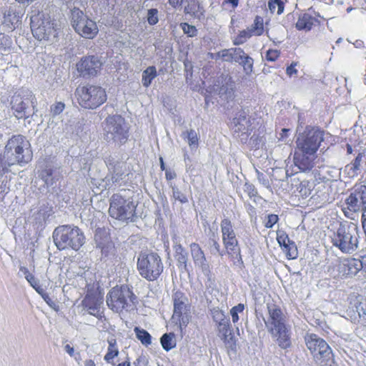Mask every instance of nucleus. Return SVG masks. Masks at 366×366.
I'll list each match as a JSON object with an SVG mask.
<instances>
[{"label": "nucleus", "instance_id": "obj_1", "mask_svg": "<svg viewBox=\"0 0 366 366\" xmlns=\"http://www.w3.org/2000/svg\"><path fill=\"white\" fill-rule=\"evenodd\" d=\"M129 129V124L121 115H109L103 122L104 139L109 144L120 147L127 142Z\"/></svg>", "mask_w": 366, "mask_h": 366}, {"label": "nucleus", "instance_id": "obj_2", "mask_svg": "<svg viewBox=\"0 0 366 366\" xmlns=\"http://www.w3.org/2000/svg\"><path fill=\"white\" fill-rule=\"evenodd\" d=\"M53 239L59 250L78 251L84 244L85 237L81 229L73 225H60L53 232Z\"/></svg>", "mask_w": 366, "mask_h": 366}, {"label": "nucleus", "instance_id": "obj_3", "mask_svg": "<svg viewBox=\"0 0 366 366\" xmlns=\"http://www.w3.org/2000/svg\"><path fill=\"white\" fill-rule=\"evenodd\" d=\"M269 317L264 323L268 331L272 336L277 337L278 345L282 349L291 346L288 330L285 323V319L281 310L275 305H267Z\"/></svg>", "mask_w": 366, "mask_h": 366}, {"label": "nucleus", "instance_id": "obj_4", "mask_svg": "<svg viewBox=\"0 0 366 366\" xmlns=\"http://www.w3.org/2000/svg\"><path fill=\"white\" fill-rule=\"evenodd\" d=\"M4 152L14 165L27 164L32 159L29 142L22 135L13 136L9 139Z\"/></svg>", "mask_w": 366, "mask_h": 366}, {"label": "nucleus", "instance_id": "obj_5", "mask_svg": "<svg viewBox=\"0 0 366 366\" xmlns=\"http://www.w3.org/2000/svg\"><path fill=\"white\" fill-rule=\"evenodd\" d=\"M137 269L143 278L154 281L162 273L164 265L157 252L142 251L137 258Z\"/></svg>", "mask_w": 366, "mask_h": 366}, {"label": "nucleus", "instance_id": "obj_6", "mask_svg": "<svg viewBox=\"0 0 366 366\" xmlns=\"http://www.w3.org/2000/svg\"><path fill=\"white\" fill-rule=\"evenodd\" d=\"M332 244L342 252L352 254L358 247V234L357 225L340 224L332 238Z\"/></svg>", "mask_w": 366, "mask_h": 366}, {"label": "nucleus", "instance_id": "obj_7", "mask_svg": "<svg viewBox=\"0 0 366 366\" xmlns=\"http://www.w3.org/2000/svg\"><path fill=\"white\" fill-rule=\"evenodd\" d=\"M31 29L34 36L39 41H56L58 24L47 14L38 13L31 16Z\"/></svg>", "mask_w": 366, "mask_h": 366}, {"label": "nucleus", "instance_id": "obj_8", "mask_svg": "<svg viewBox=\"0 0 366 366\" xmlns=\"http://www.w3.org/2000/svg\"><path fill=\"white\" fill-rule=\"evenodd\" d=\"M137 297L127 285L116 286L107 295L108 307L115 312L129 310L134 306Z\"/></svg>", "mask_w": 366, "mask_h": 366}, {"label": "nucleus", "instance_id": "obj_9", "mask_svg": "<svg viewBox=\"0 0 366 366\" xmlns=\"http://www.w3.org/2000/svg\"><path fill=\"white\" fill-rule=\"evenodd\" d=\"M75 96L82 107L89 109L99 107L107 100L105 90L101 86L91 84L78 86L75 91Z\"/></svg>", "mask_w": 366, "mask_h": 366}, {"label": "nucleus", "instance_id": "obj_10", "mask_svg": "<svg viewBox=\"0 0 366 366\" xmlns=\"http://www.w3.org/2000/svg\"><path fill=\"white\" fill-rule=\"evenodd\" d=\"M306 345L320 366H332L335 363L333 354L328 344L315 334L305 337Z\"/></svg>", "mask_w": 366, "mask_h": 366}, {"label": "nucleus", "instance_id": "obj_11", "mask_svg": "<svg viewBox=\"0 0 366 366\" xmlns=\"http://www.w3.org/2000/svg\"><path fill=\"white\" fill-rule=\"evenodd\" d=\"M36 99L32 92L22 89L13 96L11 109L17 119H28L35 115Z\"/></svg>", "mask_w": 366, "mask_h": 366}, {"label": "nucleus", "instance_id": "obj_12", "mask_svg": "<svg viewBox=\"0 0 366 366\" xmlns=\"http://www.w3.org/2000/svg\"><path fill=\"white\" fill-rule=\"evenodd\" d=\"M137 204L130 198H125L119 194H114L110 198L109 214L120 221H134Z\"/></svg>", "mask_w": 366, "mask_h": 366}, {"label": "nucleus", "instance_id": "obj_13", "mask_svg": "<svg viewBox=\"0 0 366 366\" xmlns=\"http://www.w3.org/2000/svg\"><path fill=\"white\" fill-rule=\"evenodd\" d=\"M323 136L324 131L308 126L304 132H299L296 140L297 149L306 154H315L324 139Z\"/></svg>", "mask_w": 366, "mask_h": 366}, {"label": "nucleus", "instance_id": "obj_14", "mask_svg": "<svg viewBox=\"0 0 366 366\" xmlns=\"http://www.w3.org/2000/svg\"><path fill=\"white\" fill-rule=\"evenodd\" d=\"M103 63L97 55L84 56L76 64V69L83 77L95 76L101 70Z\"/></svg>", "mask_w": 366, "mask_h": 366}, {"label": "nucleus", "instance_id": "obj_15", "mask_svg": "<svg viewBox=\"0 0 366 366\" xmlns=\"http://www.w3.org/2000/svg\"><path fill=\"white\" fill-rule=\"evenodd\" d=\"M221 228L223 237V242L227 252L236 255L239 260L242 259L240 249L238 247L237 239L232 229L231 222L228 219H224L221 222Z\"/></svg>", "mask_w": 366, "mask_h": 366}, {"label": "nucleus", "instance_id": "obj_16", "mask_svg": "<svg viewBox=\"0 0 366 366\" xmlns=\"http://www.w3.org/2000/svg\"><path fill=\"white\" fill-rule=\"evenodd\" d=\"M109 168V173L103 179L105 184L103 187L107 189H110L115 184L119 183L124 177L125 165L123 162H116L109 159L106 161Z\"/></svg>", "mask_w": 366, "mask_h": 366}, {"label": "nucleus", "instance_id": "obj_17", "mask_svg": "<svg viewBox=\"0 0 366 366\" xmlns=\"http://www.w3.org/2000/svg\"><path fill=\"white\" fill-rule=\"evenodd\" d=\"M174 313L172 319L179 322L180 325H186L189 322L187 312L189 306L187 305V298L184 293L176 292L173 295Z\"/></svg>", "mask_w": 366, "mask_h": 366}, {"label": "nucleus", "instance_id": "obj_18", "mask_svg": "<svg viewBox=\"0 0 366 366\" xmlns=\"http://www.w3.org/2000/svg\"><path fill=\"white\" fill-rule=\"evenodd\" d=\"M191 255L196 267L201 269L209 282L212 280V273L209 264L207 261L205 254L197 243L190 244Z\"/></svg>", "mask_w": 366, "mask_h": 366}, {"label": "nucleus", "instance_id": "obj_19", "mask_svg": "<svg viewBox=\"0 0 366 366\" xmlns=\"http://www.w3.org/2000/svg\"><path fill=\"white\" fill-rule=\"evenodd\" d=\"M213 320L217 325L219 332L222 335L224 341H229L232 339L230 330L229 319L224 313L218 309H214L212 311Z\"/></svg>", "mask_w": 366, "mask_h": 366}, {"label": "nucleus", "instance_id": "obj_20", "mask_svg": "<svg viewBox=\"0 0 366 366\" xmlns=\"http://www.w3.org/2000/svg\"><path fill=\"white\" fill-rule=\"evenodd\" d=\"M102 298L96 295H86L82 300V306L88 313L101 320L103 317V312L100 311L102 304Z\"/></svg>", "mask_w": 366, "mask_h": 366}, {"label": "nucleus", "instance_id": "obj_21", "mask_svg": "<svg viewBox=\"0 0 366 366\" xmlns=\"http://www.w3.org/2000/svg\"><path fill=\"white\" fill-rule=\"evenodd\" d=\"M97 247L99 248L102 254L105 257L114 254V245L104 231L97 230L94 235Z\"/></svg>", "mask_w": 366, "mask_h": 366}, {"label": "nucleus", "instance_id": "obj_22", "mask_svg": "<svg viewBox=\"0 0 366 366\" xmlns=\"http://www.w3.org/2000/svg\"><path fill=\"white\" fill-rule=\"evenodd\" d=\"M315 154H306L303 151L297 149L294 154L293 161L295 165L302 172L310 171L313 167Z\"/></svg>", "mask_w": 366, "mask_h": 366}, {"label": "nucleus", "instance_id": "obj_23", "mask_svg": "<svg viewBox=\"0 0 366 366\" xmlns=\"http://www.w3.org/2000/svg\"><path fill=\"white\" fill-rule=\"evenodd\" d=\"M247 116L248 111L242 109L236 113L232 122V129L235 133L241 132L242 135L247 134L249 127Z\"/></svg>", "mask_w": 366, "mask_h": 366}, {"label": "nucleus", "instance_id": "obj_24", "mask_svg": "<svg viewBox=\"0 0 366 366\" xmlns=\"http://www.w3.org/2000/svg\"><path fill=\"white\" fill-rule=\"evenodd\" d=\"M339 274L345 277L355 276L359 269L358 262L356 258L345 259L338 264Z\"/></svg>", "mask_w": 366, "mask_h": 366}, {"label": "nucleus", "instance_id": "obj_25", "mask_svg": "<svg viewBox=\"0 0 366 366\" xmlns=\"http://www.w3.org/2000/svg\"><path fill=\"white\" fill-rule=\"evenodd\" d=\"M244 53L242 49L232 47L219 51L217 56H221V59L224 61L239 63L242 60Z\"/></svg>", "mask_w": 366, "mask_h": 366}, {"label": "nucleus", "instance_id": "obj_26", "mask_svg": "<svg viewBox=\"0 0 366 366\" xmlns=\"http://www.w3.org/2000/svg\"><path fill=\"white\" fill-rule=\"evenodd\" d=\"M75 31L86 39H92L97 36L99 29L96 22L89 18Z\"/></svg>", "mask_w": 366, "mask_h": 366}, {"label": "nucleus", "instance_id": "obj_27", "mask_svg": "<svg viewBox=\"0 0 366 366\" xmlns=\"http://www.w3.org/2000/svg\"><path fill=\"white\" fill-rule=\"evenodd\" d=\"M53 214V207L47 202H42L37 212L34 214L36 223L41 226L43 225Z\"/></svg>", "mask_w": 366, "mask_h": 366}, {"label": "nucleus", "instance_id": "obj_28", "mask_svg": "<svg viewBox=\"0 0 366 366\" xmlns=\"http://www.w3.org/2000/svg\"><path fill=\"white\" fill-rule=\"evenodd\" d=\"M22 15V9L17 4H11L4 13L5 21L11 24H17L20 21Z\"/></svg>", "mask_w": 366, "mask_h": 366}, {"label": "nucleus", "instance_id": "obj_29", "mask_svg": "<svg viewBox=\"0 0 366 366\" xmlns=\"http://www.w3.org/2000/svg\"><path fill=\"white\" fill-rule=\"evenodd\" d=\"M184 12L194 16L199 17L204 11L199 0H184Z\"/></svg>", "mask_w": 366, "mask_h": 366}, {"label": "nucleus", "instance_id": "obj_30", "mask_svg": "<svg viewBox=\"0 0 366 366\" xmlns=\"http://www.w3.org/2000/svg\"><path fill=\"white\" fill-rule=\"evenodd\" d=\"M89 17L77 7H74L71 10V22L73 28L76 30L79 28Z\"/></svg>", "mask_w": 366, "mask_h": 366}, {"label": "nucleus", "instance_id": "obj_31", "mask_svg": "<svg viewBox=\"0 0 366 366\" xmlns=\"http://www.w3.org/2000/svg\"><path fill=\"white\" fill-rule=\"evenodd\" d=\"M315 20V18L305 13L299 17L296 23V28L298 30L310 31Z\"/></svg>", "mask_w": 366, "mask_h": 366}, {"label": "nucleus", "instance_id": "obj_32", "mask_svg": "<svg viewBox=\"0 0 366 366\" xmlns=\"http://www.w3.org/2000/svg\"><path fill=\"white\" fill-rule=\"evenodd\" d=\"M109 347L107 350V352L105 355L104 359V360L108 362L111 363L112 365H114V362L112 361L113 359L118 356L119 355V350L117 347V340L114 337L109 338L107 340Z\"/></svg>", "mask_w": 366, "mask_h": 366}, {"label": "nucleus", "instance_id": "obj_33", "mask_svg": "<svg viewBox=\"0 0 366 366\" xmlns=\"http://www.w3.org/2000/svg\"><path fill=\"white\" fill-rule=\"evenodd\" d=\"M157 76V69L154 66L147 67L142 73V84L145 87H148L152 81Z\"/></svg>", "mask_w": 366, "mask_h": 366}, {"label": "nucleus", "instance_id": "obj_34", "mask_svg": "<svg viewBox=\"0 0 366 366\" xmlns=\"http://www.w3.org/2000/svg\"><path fill=\"white\" fill-rule=\"evenodd\" d=\"M347 209L353 212H357L360 209L362 210V206L355 196L354 192L351 193L345 200Z\"/></svg>", "mask_w": 366, "mask_h": 366}, {"label": "nucleus", "instance_id": "obj_35", "mask_svg": "<svg viewBox=\"0 0 366 366\" xmlns=\"http://www.w3.org/2000/svg\"><path fill=\"white\" fill-rule=\"evenodd\" d=\"M160 342L162 347L166 351H169L176 346L174 335L173 333H166L163 335L160 339Z\"/></svg>", "mask_w": 366, "mask_h": 366}, {"label": "nucleus", "instance_id": "obj_36", "mask_svg": "<svg viewBox=\"0 0 366 366\" xmlns=\"http://www.w3.org/2000/svg\"><path fill=\"white\" fill-rule=\"evenodd\" d=\"M134 330L137 338L142 342V345L147 346L152 343V337L147 330L141 329L138 327H136Z\"/></svg>", "mask_w": 366, "mask_h": 366}, {"label": "nucleus", "instance_id": "obj_37", "mask_svg": "<svg viewBox=\"0 0 366 366\" xmlns=\"http://www.w3.org/2000/svg\"><path fill=\"white\" fill-rule=\"evenodd\" d=\"M182 137L187 140L191 149L197 148L198 146L197 134L194 129H190L182 133Z\"/></svg>", "mask_w": 366, "mask_h": 366}, {"label": "nucleus", "instance_id": "obj_38", "mask_svg": "<svg viewBox=\"0 0 366 366\" xmlns=\"http://www.w3.org/2000/svg\"><path fill=\"white\" fill-rule=\"evenodd\" d=\"M253 34L261 35L264 31L263 18L257 16L254 19V24L249 28Z\"/></svg>", "mask_w": 366, "mask_h": 366}, {"label": "nucleus", "instance_id": "obj_39", "mask_svg": "<svg viewBox=\"0 0 366 366\" xmlns=\"http://www.w3.org/2000/svg\"><path fill=\"white\" fill-rule=\"evenodd\" d=\"M354 307L358 316L366 321V300L362 298L357 300Z\"/></svg>", "mask_w": 366, "mask_h": 366}, {"label": "nucleus", "instance_id": "obj_40", "mask_svg": "<svg viewBox=\"0 0 366 366\" xmlns=\"http://www.w3.org/2000/svg\"><path fill=\"white\" fill-rule=\"evenodd\" d=\"M253 63V59L244 52L242 56V60L238 64L243 66L244 71L247 74H249L252 72Z\"/></svg>", "mask_w": 366, "mask_h": 366}, {"label": "nucleus", "instance_id": "obj_41", "mask_svg": "<svg viewBox=\"0 0 366 366\" xmlns=\"http://www.w3.org/2000/svg\"><path fill=\"white\" fill-rule=\"evenodd\" d=\"M14 166L11 161L6 158L4 152L0 154V176H3L5 173L11 171L10 167Z\"/></svg>", "mask_w": 366, "mask_h": 366}, {"label": "nucleus", "instance_id": "obj_42", "mask_svg": "<svg viewBox=\"0 0 366 366\" xmlns=\"http://www.w3.org/2000/svg\"><path fill=\"white\" fill-rule=\"evenodd\" d=\"M209 244L212 254L218 253L220 256L224 255V251L220 249V245L217 242V235L214 233L210 237Z\"/></svg>", "mask_w": 366, "mask_h": 366}, {"label": "nucleus", "instance_id": "obj_43", "mask_svg": "<svg viewBox=\"0 0 366 366\" xmlns=\"http://www.w3.org/2000/svg\"><path fill=\"white\" fill-rule=\"evenodd\" d=\"M252 32L249 29L242 30L234 40V45H241L252 36Z\"/></svg>", "mask_w": 366, "mask_h": 366}, {"label": "nucleus", "instance_id": "obj_44", "mask_svg": "<svg viewBox=\"0 0 366 366\" xmlns=\"http://www.w3.org/2000/svg\"><path fill=\"white\" fill-rule=\"evenodd\" d=\"M289 259H295L297 257V249L294 242L290 241L282 249Z\"/></svg>", "mask_w": 366, "mask_h": 366}, {"label": "nucleus", "instance_id": "obj_45", "mask_svg": "<svg viewBox=\"0 0 366 366\" xmlns=\"http://www.w3.org/2000/svg\"><path fill=\"white\" fill-rule=\"evenodd\" d=\"M354 194L357 197L362 209L366 207V185H360L354 192Z\"/></svg>", "mask_w": 366, "mask_h": 366}, {"label": "nucleus", "instance_id": "obj_46", "mask_svg": "<svg viewBox=\"0 0 366 366\" xmlns=\"http://www.w3.org/2000/svg\"><path fill=\"white\" fill-rule=\"evenodd\" d=\"M284 5L283 0H269L268 2V7L272 13H274L277 7V14H281L284 11Z\"/></svg>", "mask_w": 366, "mask_h": 366}, {"label": "nucleus", "instance_id": "obj_47", "mask_svg": "<svg viewBox=\"0 0 366 366\" xmlns=\"http://www.w3.org/2000/svg\"><path fill=\"white\" fill-rule=\"evenodd\" d=\"M9 180L6 177L0 176V199L3 200L5 195L9 192Z\"/></svg>", "mask_w": 366, "mask_h": 366}, {"label": "nucleus", "instance_id": "obj_48", "mask_svg": "<svg viewBox=\"0 0 366 366\" xmlns=\"http://www.w3.org/2000/svg\"><path fill=\"white\" fill-rule=\"evenodd\" d=\"M172 197L175 200L179 201L182 204L188 202L187 196L183 194L177 187L172 186Z\"/></svg>", "mask_w": 366, "mask_h": 366}, {"label": "nucleus", "instance_id": "obj_49", "mask_svg": "<svg viewBox=\"0 0 366 366\" xmlns=\"http://www.w3.org/2000/svg\"><path fill=\"white\" fill-rule=\"evenodd\" d=\"M184 33L189 37L196 36L197 34V29L194 26L190 25L187 23H182L180 24Z\"/></svg>", "mask_w": 366, "mask_h": 366}, {"label": "nucleus", "instance_id": "obj_50", "mask_svg": "<svg viewBox=\"0 0 366 366\" xmlns=\"http://www.w3.org/2000/svg\"><path fill=\"white\" fill-rule=\"evenodd\" d=\"M158 10L157 9H150L147 11V21L149 25H155L159 21Z\"/></svg>", "mask_w": 366, "mask_h": 366}, {"label": "nucleus", "instance_id": "obj_51", "mask_svg": "<svg viewBox=\"0 0 366 366\" xmlns=\"http://www.w3.org/2000/svg\"><path fill=\"white\" fill-rule=\"evenodd\" d=\"M11 46V39L4 34H0V51H6Z\"/></svg>", "mask_w": 366, "mask_h": 366}, {"label": "nucleus", "instance_id": "obj_52", "mask_svg": "<svg viewBox=\"0 0 366 366\" xmlns=\"http://www.w3.org/2000/svg\"><path fill=\"white\" fill-rule=\"evenodd\" d=\"M176 259L179 264V267H183L185 271H188L187 269V253L183 252L182 254H177L175 255Z\"/></svg>", "mask_w": 366, "mask_h": 366}, {"label": "nucleus", "instance_id": "obj_53", "mask_svg": "<svg viewBox=\"0 0 366 366\" xmlns=\"http://www.w3.org/2000/svg\"><path fill=\"white\" fill-rule=\"evenodd\" d=\"M277 240L282 249L285 247V245H287L290 241L288 235L284 232H277Z\"/></svg>", "mask_w": 366, "mask_h": 366}, {"label": "nucleus", "instance_id": "obj_54", "mask_svg": "<svg viewBox=\"0 0 366 366\" xmlns=\"http://www.w3.org/2000/svg\"><path fill=\"white\" fill-rule=\"evenodd\" d=\"M234 90L232 88H228L227 86L222 85L219 89V94L221 97L225 95V98L227 99H232L234 98Z\"/></svg>", "mask_w": 366, "mask_h": 366}, {"label": "nucleus", "instance_id": "obj_55", "mask_svg": "<svg viewBox=\"0 0 366 366\" xmlns=\"http://www.w3.org/2000/svg\"><path fill=\"white\" fill-rule=\"evenodd\" d=\"M65 108V105L62 102H57L51 106L50 110L53 116L61 114Z\"/></svg>", "mask_w": 366, "mask_h": 366}, {"label": "nucleus", "instance_id": "obj_56", "mask_svg": "<svg viewBox=\"0 0 366 366\" xmlns=\"http://www.w3.org/2000/svg\"><path fill=\"white\" fill-rule=\"evenodd\" d=\"M51 175L52 171L50 169H45L42 172V179L47 186H51L53 184V178Z\"/></svg>", "mask_w": 366, "mask_h": 366}, {"label": "nucleus", "instance_id": "obj_57", "mask_svg": "<svg viewBox=\"0 0 366 366\" xmlns=\"http://www.w3.org/2000/svg\"><path fill=\"white\" fill-rule=\"evenodd\" d=\"M244 187V192H246L250 197H256L257 195V192L252 184L246 182Z\"/></svg>", "mask_w": 366, "mask_h": 366}, {"label": "nucleus", "instance_id": "obj_58", "mask_svg": "<svg viewBox=\"0 0 366 366\" xmlns=\"http://www.w3.org/2000/svg\"><path fill=\"white\" fill-rule=\"evenodd\" d=\"M278 216L276 214H269L267 216V221L264 224V227L267 228H272L274 224H276L278 221Z\"/></svg>", "mask_w": 366, "mask_h": 366}, {"label": "nucleus", "instance_id": "obj_59", "mask_svg": "<svg viewBox=\"0 0 366 366\" xmlns=\"http://www.w3.org/2000/svg\"><path fill=\"white\" fill-rule=\"evenodd\" d=\"M280 56V51L277 50L269 49L267 51L266 59L270 61H274Z\"/></svg>", "mask_w": 366, "mask_h": 366}, {"label": "nucleus", "instance_id": "obj_60", "mask_svg": "<svg viewBox=\"0 0 366 366\" xmlns=\"http://www.w3.org/2000/svg\"><path fill=\"white\" fill-rule=\"evenodd\" d=\"M358 171H360V169L354 168V167L351 164H347L345 169V172L347 173L350 178H353L357 176Z\"/></svg>", "mask_w": 366, "mask_h": 366}, {"label": "nucleus", "instance_id": "obj_61", "mask_svg": "<svg viewBox=\"0 0 366 366\" xmlns=\"http://www.w3.org/2000/svg\"><path fill=\"white\" fill-rule=\"evenodd\" d=\"M359 264V269L366 272V253L359 254L358 258H356Z\"/></svg>", "mask_w": 366, "mask_h": 366}, {"label": "nucleus", "instance_id": "obj_62", "mask_svg": "<svg viewBox=\"0 0 366 366\" xmlns=\"http://www.w3.org/2000/svg\"><path fill=\"white\" fill-rule=\"evenodd\" d=\"M362 158L363 154L362 153H359L355 160L350 164L353 166L354 168L360 169Z\"/></svg>", "mask_w": 366, "mask_h": 366}, {"label": "nucleus", "instance_id": "obj_63", "mask_svg": "<svg viewBox=\"0 0 366 366\" xmlns=\"http://www.w3.org/2000/svg\"><path fill=\"white\" fill-rule=\"evenodd\" d=\"M169 4L174 9L182 7L184 0H167Z\"/></svg>", "mask_w": 366, "mask_h": 366}, {"label": "nucleus", "instance_id": "obj_64", "mask_svg": "<svg viewBox=\"0 0 366 366\" xmlns=\"http://www.w3.org/2000/svg\"><path fill=\"white\" fill-rule=\"evenodd\" d=\"M362 228L364 229V232L366 235V207L362 209Z\"/></svg>", "mask_w": 366, "mask_h": 366}]
</instances>
